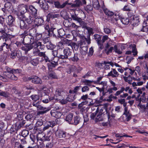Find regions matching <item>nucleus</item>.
I'll return each mask as SVG.
<instances>
[{
  "label": "nucleus",
  "instance_id": "nucleus-1",
  "mask_svg": "<svg viewBox=\"0 0 148 148\" xmlns=\"http://www.w3.org/2000/svg\"><path fill=\"white\" fill-rule=\"evenodd\" d=\"M42 35L40 34L36 33L33 36L29 35L28 39L29 40V44H26L21 47L22 49L25 51V52L29 51L33 48H36L39 47V48L42 47L41 42L38 40H39L42 38Z\"/></svg>",
  "mask_w": 148,
  "mask_h": 148
},
{
  "label": "nucleus",
  "instance_id": "nucleus-62",
  "mask_svg": "<svg viewBox=\"0 0 148 148\" xmlns=\"http://www.w3.org/2000/svg\"><path fill=\"white\" fill-rule=\"evenodd\" d=\"M93 82V81L92 80L91 81L86 79H85L84 81V82L85 83L86 85H90V84Z\"/></svg>",
  "mask_w": 148,
  "mask_h": 148
},
{
  "label": "nucleus",
  "instance_id": "nucleus-63",
  "mask_svg": "<svg viewBox=\"0 0 148 148\" xmlns=\"http://www.w3.org/2000/svg\"><path fill=\"white\" fill-rule=\"evenodd\" d=\"M93 53V49L92 47L90 48L89 52L88 53V55L89 56H91L92 55Z\"/></svg>",
  "mask_w": 148,
  "mask_h": 148
},
{
  "label": "nucleus",
  "instance_id": "nucleus-36",
  "mask_svg": "<svg viewBox=\"0 0 148 148\" xmlns=\"http://www.w3.org/2000/svg\"><path fill=\"white\" fill-rule=\"evenodd\" d=\"M80 118L78 116H76L74 117L73 123L72 124L77 125L79 123L80 121Z\"/></svg>",
  "mask_w": 148,
  "mask_h": 148
},
{
  "label": "nucleus",
  "instance_id": "nucleus-27",
  "mask_svg": "<svg viewBox=\"0 0 148 148\" xmlns=\"http://www.w3.org/2000/svg\"><path fill=\"white\" fill-rule=\"evenodd\" d=\"M88 48L87 46H82L80 49L81 54L83 55H85L87 53Z\"/></svg>",
  "mask_w": 148,
  "mask_h": 148
},
{
  "label": "nucleus",
  "instance_id": "nucleus-50",
  "mask_svg": "<svg viewBox=\"0 0 148 148\" xmlns=\"http://www.w3.org/2000/svg\"><path fill=\"white\" fill-rule=\"evenodd\" d=\"M78 58L76 55H75L74 57L70 58V60L73 62H76L78 60Z\"/></svg>",
  "mask_w": 148,
  "mask_h": 148
},
{
  "label": "nucleus",
  "instance_id": "nucleus-14",
  "mask_svg": "<svg viewBox=\"0 0 148 148\" xmlns=\"http://www.w3.org/2000/svg\"><path fill=\"white\" fill-rule=\"evenodd\" d=\"M123 114L126 117L125 120L127 121H129L131 119L132 115L130 113L129 111H128L127 107H125L124 108V112Z\"/></svg>",
  "mask_w": 148,
  "mask_h": 148
},
{
  "label": "nucleus",
  "instance_id": "nucleus-18",
  "mask_svg": "<svg viewBox=\"0 0 148 148\" xmlns=\"http://www.w3.org/2000/svg\"><path fill=\"white\" fill-rule=\"evenodd\" d=\"M56 135L57 137L60 138H64L66 136L65 133L61 130L57 131Z\"/></svg>",
  "mask_w": 148,
  "mask_h": 148
},
{
  "label": "nucleus",
  "instance_id": "nucleus-12",
  "mask_svg": "<svg viewBox=\"0 0 148 148\" xmlns=\"http://www.w3.org/2000/svg\"><path fill=\"white\" fill-rule=\"evenodd\" d=\"M49 91L47 88L44 87L40 91H38V94L39 95L40 97H41L43 96L47 95V93H48Z\"/></svg>",
  "mask_w": 148,
  "mask_h": 148
},
{
  "label": "nucleus",
  "instance_id": "nucleus-30",
  "mask_svg": "<svg viewBox=\"0 0 148 148\" xmlns=\"http://www.w3.org/2000/svg\"><path fill=\"white\" fill-rule=\"evenodd\" d=\"M81 5H82L81 1L79 0H76L74 1V3H72L71 7H79Z\"/></svg>",
  "mask_w": 148,
  "mask_h": 148
},
{
  "label": "nucleus",
  "instance_id": "nucleus-37",
  "mask_svg": "<svg viewBox=\"0 0 148 148\" xmlns=\"http://www.w3.org/2000/svg\"><path fill=\"white\" fill-rule=\"evenodd\" d=\"M71 16L72 19L74 20L77 21L78 22L80 23L82 21V19L81 18H78L77 17L76 15L75 14H72Z\"/></svg>",
  "mask_w": 148,
  "mask_h": 148
},
{
  "label": "nucleus",
  "instance_id": "nucleus-40",
  "mask_svg": "<svg viewBox=\"0 0 148 148\" xmlns=\"http://www.w3.org/2000/svg\"><path fill=\"white\" fill-rule=\"evenodd\" d=\"M40 97L39 95H32L31 96L32 99L34 101H36L38 100L39 99V97Z\"/></svg>",
  "mask_w": 148,
  "mask_h": 148
},
{
  "label": "nucleus",
  "instance_id": "nucleus-19",
  "mask_svg": "<svg viewBox=\"0 0 148 148\" xmlns=\"http://www.w3.org/2000/svg\"><path fill=\"white\" fill-rule=\"evenodd\" d=\"M51 114L52 116L58 119L60 118L62 115L61 112L56 111H51Z\"/></svg>",
  "mask_w": 148,
  "mask_h": 148
},
{
  "label": "nucleus",
  "instance_id": "nucleus-8",
  "mask_svg": "<svg viewBox=\"0 0 148 148\" xmlns=\"http://www.w3.org/2000/svg\"><path fill=\"white\" fill-rule=\"evenodd\" d=\"M45 30L47 31V33L46 34H47L46 35V36H49L50 33L51 32H53L54 29H55L54 28V25L50 23H48V24L46 23L45 25Z\"/></svg>",
  "mask_w": 148,
  "mask_h": 148
},
{
  "label": "nucleus",
  "instance_id": "nucleus-6",
  "mask_svg": "<svg viewBox=\"0 0 148 148\" xmlns=\"http://www.w3.org/2000/svg\"><path fill=\"white\" fill-rule=\"evenodd\" d=\"M124 69L125 71H127L130 75H132V79L134 80L137 81L141 80V78L138 76L136 72L135 71L134 69L126 67L124 68Z\"/></svg>",
  "mask_w": 148,
  "mask_h": 148
},
{
  "label": "nucleus",
  "instance_id": "nucleus-20",
  "mask_svg": "<svg viewBox=\"0 0 148 148\" xmlns=\"http://www.w3.org/2000/svg\"><path fill=\"white\" fill-rule=\"evenodd\" d=\"M29 8L31 11L30 13L34 17H35L37 16V11L36 9L32 5L29 6Z\"/></svg>",
  "mask_w": 148,
  "mask_h": 148
},
{
  "label": "nucleus",
  "instance_id": "nucleus-31",
  "mask_svg": "<svg viewBox=\"0 0 148 148\" xmlns=\"http://www.w3.org/2000/svg\"><path fill=\"white\" fill-rule=\"evenodd\" d=\"M21 21H20V28L23 29H26L27 27L26 24L24 22L25 20L23 19V18H20Z\"/></svg>",
  "mask_w": 148,
  "mask_h": 148
},
{
  "label": "nucleus",
  "instance_id": "nucleus-34",
  "mask_svg": "<svg viewBox=\"0 0 148 148\" xmlns=\"http://www.w3.org/2000/svg\"><path fill=\"white\" fill-rule=\"evenodd\" d=\"M137 82H134L132 84V86L134 88V89L136 88V86H141L143 85V82H141L140 81Z\"/></svg>",
  "mask_w": 148,
  "mask_h": 148
},
{
  "label": "nucleus",
  "instance_id": "nucleus-22",
  "mask_svg": "<svg viewBox=\"0 0 148 148\" xmlns=\"http://www.w3.org/2000/svg\"><path fill=\"white\" fill-rule=\"evenodd\" d=\"M37 109L38 110H42V111H41L40 112V114H42L46 113L47 112L49 111L50 110L49 108L44 107L40 105L38 106Z\"/></svg>",
  "mask_w": 148,
  "mask_h": 148
},
{
  "label": "nucleus",
  "instance_id": "nucleus-28",
  "mask_svg": "<svg viewBox=\"0 0 148 148\" xmlns=\"http://www.w3.org/2000/svg\"><path fill=\"white\" fill-rule=\"evenodd\" d=\"M115 136L117 138L116 139V140H119V142L122 140H121V139L123 137H132V136H128L126 134H124L122 135V134H115Z\"/></svg>",
  "mask_w": 148,
  "mask_h": 148
},
{
  "label": "nucleus",
  "instance_id": "nucleus-24",
  "mask_svg": "<svg viewBox=\"0 0 148 148\" xmlns=\"http://www.w3.org/2000/svg\"><path fill=\"white\" fill-rule=\"evenodd\" d=\"M73 114L70 113L69 114L66 118V120L68 122L69 124H72L73 123V121L72 120L73 117Z\"/></svg>",
  "mask_w": 148,
  "mask_h": 148
},
{
  "label": "nucleus",
  "instance_id": "nucleus-33",
  "mask_svg": "<svg viewBox=\"0 0 148 148\" xmlns=\"http://www.w3.org/2000/svg\"><path fill=\"white\" fill-rule=\"evenodd\" d=\"M33 53L35 55L39 56H42L43 57H45V55L44 53L40 52L38 49H37L36 51H34L33 52Z\"/></svg>",
  "mask_w": 148,
  "mask_h": 148
},
{
  "label": "nucleus",
  "instance_id": "nucleus-2",
  "mask_svg": "<svg viewBox=\"0 0 148 148\" xmlns=\"http://www.w3.org/2000/svg\"><path fill=\"white\" fill-rule=\"evenodd\" d=\"M65 94V93L64 92L58 90L56 91L54 97H49V100H51L53 99L59 100L62 104H65L68 101L72 102L75 99L74 97H73L70 95H69L68 97L66 99H64Z\"/></svg>",
  "mask_w": 148,
  "mask_h": 148
},
{
  "label": "nucleus",
  "instance_id": "nucleus-53",
  "mask_svg": "<svg viewBox=\"0 0 148 148\" xmlns=\"http://www.w3.org/2000/svg\"><path fill=\"white\" fill-rule=\"evenodd\" d=\"M98 113L95 112H92L90 115V117L91 119H94L95 117H96V115H97Z\"/></svg>",
  "mask_w": 148,
  "mask_h": 148
},
{
  "label": "nucleus",
  "instance_id": "nucleus-15",
  "mask_svg": "<svg viewBox=\"0 0 148 148\" xmlns=\"http://www.w3.org/2000/svg\"><path fill=\"white\" fill-rule=\"evenodd\" d=\"M87 103L86 101H84L79 104L78 105L79 108L81 109V111L83 112H84V113H86L87 111V108H86L85 106H84Z\"/></svg>",
  "mask_w": 148,
  "mask_h": 148
},
{
  "label": "nucleus",
  "instance_id": "nucleus-42",
  "mask_svg": "<svg viewBox=\"0 0 148 148\" xmlns=\"http://www.w3.org/2000/svg\"><path fill=\"white\" fill-rule=\"evenodd\" d=\"M54 4L55 7L58 8H63L62 5H60V3L59 1L55 2Z\"/></svg>",
  "mask_w": 148,
  "mask_h": 148
},
{
  "label": "nucleus",
  "instance_id": "nucleus-55",
  "mask_svg": "<svg viewBox=\"0 0 148 148\" xmlns=\"http://www.w3.org/2000/svg\"><path fill=\"white\" fill-rule=\"evenodd\" d=\"M134 58L132 57H127L126 58V60L127 61V63L128 64H129L133 60Z\"/></svg>",
  "mask_w": 148,
  "mask_h": 148
},
{
  "label": "nucleus",
  "instance_id": "nucleus-54",
  "mask_svg": "<svg viewBox=\"0 0 148 148\" xmlns=\"http://www.w3.org/2000/svg\"><path fill=\"white\" fill-rule=\"evenodd\" d=\"M89 90V88L87 86H84L83 87L82 89V92H86Z\"/></svg>",
  "mask_w": 148,
  "mask_h": 148
},
{
  "label": "nucleus",
  "instance_id": "nucleus-7",
  "mask_svg": "<svg viewBox=\"0 0 148 148\" xmlns=\"http://www.w3.org/2000/svg\"><path fill=\"white\" fill-rule=\"evenodd\" d=\"M51 134V131L48 132L47 136L45 137V135L44 134H38L37 139V140H50V138Z\"/></svg>",
  "mask_w": 148,
  "mask_h": 148
},
{
  "label": "nucleus",
  "instance_id": "nucleus-29",
  "mask_svg": "<svg viewBox=\"0 0 148 148\" xmlns=\"http://www.w3.org/2000/svg\"><path fill=\"white\" fill-rule=\"evenodd\" d=\"M92 5L93 7L96 9H98L100 7L99 3L98 0H93Z\"/></svg>",
  "mask_w": 148,
  "mask_h": 148
},
{
  "label": "nucleus",
  "instance_id": "nucleus-32",
  "mask_svg": "<svg viewBox=\"0 0 148 148\" xmlns=\"http://www.w3.org/2000/svg\"><path fill=\"white\" fill-rule=\"evenodd\" d=\"M101 112L98 113L95 119V122H97L103 121V119L101 116Z\"/></svg>",
  "mask_w": 148,
  "mask_h": 148
},
{
  "label": "nucleus",
  "instance_id": "nucleus-25",
  "mask_svg": "<svg viewBox=\"0 0 148 148\" xmlns=\"http://www.w3.org/2000/svg\"><path fill=\"white\" fill-rule=\"evenodd\" d=\"M128 48H130V49H131V48H132V52L133 53V55L134 56H135L137 55L138 52L136 50V46L134 44L131 45H130Z\"/></svg>",
  "mask_w": 148,
  "mask_h": 148
},
{
  "label": "nucleus",
  "instance_id": "nucleus-35",
  "mask_svg": "<svg viewBox=\"0 0 148 148\" xmlns=\"http://www.w3.org/2000/svg\"><path fill=\"white\" fill-rule=\"evenodd\" d=\"M120 21L124 25H127L129 23V20L127 18H120Z\"/></svg>",
  "mask_w": 148,
  "mask_h": 148
},
{
  "label": "nucleus",
  "instance_id": "nucleus-51",
  "mask_svg": "<svg viewBox=\"0 0 148 148\" xmlns=\"http://www.w3.org/2000/svg\"><path fill=\"white\" fill-rule=\"evenodd\" d=\"M130 5L128 4L127 5H125L123 8V10L124 11H129L131 10V9L130 8Z\"/></svg>",
  "mask_w": 148,
  "mask_h": 148
},
{
  "label": "nucleus",
  "instance_id": "nucleus-43",
  "mask_svg": "<svg viewBox=\"0 0 148 148\" xmlns=\"http://www.w3.org/2000/svg\"><path fill=\"white\" fill-rule=\"evenodd\" d=\"M37 144L38 146L40 147H42L45 146L43 142L45 140H37Z\"/></svg>",
  "mask_w": 148,
  "mask_h": 148
},
{
  "label": "nucleus",
  "instance_id": "nucleus-17",
  "mask_svg": "<svg viewBox=\"0 0 148 148\" xmlns=\"http://www.w3.org/2000/svg\"><path fill=\"white\" fill-rule=\"evenodd\" d=\"M119 74L117 71L114 69H112L111 71L108 74L109 76H111L112 77H116L118 76Z\"/></svg>",
  "mask_w": 148,
  "mask_h": 148
},
{
  "label": "nucleus",
  "instance_id": "nucleus-39",
  "mask_svg": "<svg viewBox=\"0 0 148 148\" xmlns=\"http://www.w3.org/2000/svg\"><path fill=\"white\" fill-rule=\"evenodd\" d=\"M113 50H114L116 53L118 54H121L122 53V51L118 48L117 45H114Z\"/></svg>",
  "mask_w": 148,
  "mask_h": 148
},
{
  "label": "nucleus",
  "instance_id": "nucleus-48",
  "mask_svg": "<svg viewBox=\"0 0 148 148\" xmlns=\"http://www.w3.org/2000/svg\"><path fill=\"white\" fill-rule=\"evenodd\" d=\"M38 62V61L37 59H33L31 61V63L34 66H36Z\"/></svg>",
  "mask_w": 148,
  "mask_h": 148
},
{
  "label": "nucleus",
  "instance_id": "nucleus-21",
  "mask_svg": "<svg viewBox=\"0 0 148 148\" xmlns=\"http://www.w3.org/2000/svg\"><path fill=\"white\" fill-rule=\"evenodd\" d=\"M32 82L36 84H41L42 83L41 79L37 76H33L32 78Z\"/></svg>",
  "mask_w": 148,
  "mask_h": 148
},
{
  "label": "nucleus",
  "instance_id": "nucleus-26",
  "mask_svg": "<svg viewBox=\"0 0 148 148\" xmlns=\"http://www.w3.org/2000/svg\"><path fill=\"white\" fill-rule=\"evenodd\" d=\"M15 19V18L12 16L11 15H9L8 17L7 21L8 24L9 25H11L13 24Z\"/></svg>",
  "mask_w": 148,
  "mask_h": 148
},
{
  "label": "nucleus",
  "instance_id": "nucleus-52",
  "mask_svg": "<svg viewBox=\"0 0 148 148\" xmlns=\"http://www.w3.org/2000/svg\"><path fill=\"white\" fill-rule=\"evenodd\" d=\"M48 125L43 128V130H45L49 128V127H53L54 126V125L53 124H51V122H49L47 123Z\"/></svg>",
  "mask_w": 148,
  "mask_h": 148
},
{
  "label": "nucleus",
  "instance_id": "nucleus-59",
  "mask_svg": "<svg viewBox=\"0 0 148 148\" xmlns=\"http://www.w3.org/2000/svg\"><path fill=\"white\" fill-rule=\"evenodd\" d=\"M56 63L54 64L52 62H51L50 63H49V65H48V69L49 70L50 69H52L53 67H55L56 66Z\"/></svg>",
  "mask_w": 148,
  "mask_h": 148
},
{
  "label": "nucleus",
  "instance_id": "nucleus-60",
  "mask_svg": "<svg viewBox=\"0 0 148 148\" xmlns=\"http://www.w3.org/2000/svg\"><path fill=\"white\" fill-rule=\"evenodd\" d=\"M98 84L101 85L103 86L102 87L104 88L106 86H107V82L106 81H102L99 83Z\"/></svg>",
  "mask_w": 148,
  "mask_h": 148
},
{
  "label": "nucleus",
  "instance_id": "nucleus-23",
  "mask_svg": "<svg viewBox=\"0 0 148 148\" xmlns=\"http://www.w3.org/2000/svg\"><path fill=\"white\" fill-rule=\"evenodd\" d=\"M34 17V16L32 17L31 16H29L28 18H27L24 16L22 17L23 18V19L28 24H31L32 23Z\"/></svg>",
  "mask_w": 148,
  "mask_h": 148
},
{
  "label": "nucleus",
  "instance_id": "nucleus-4",
  "mask_svg": "<svg viewBox=\"0 0 148 148\" xmlns=\"http://www.w3.org/2000/svg\"><path fill=\"white\" fill-rule=\"evenodd\" d=\"M108 40L109 41L107 43L105 47V50L107 55H108L112 52L113 47L112 46L114 45L115 44L114 42L112 41L108 36L106 35L103 36L101 41L103 43L106 40Z\"/></svg>",
  "mask_w": 148,
  "mask_h": 148
},
{
  "label": "nucleus",
  "instance_id": "nucleus-16",
  "mask_svg": "<svg viewBox=\"0 0 148 148\" xmlns=\"http://www.w3.org/2000/svg\"><path fill=\"white\" fill-rule=\"evenodd\" d=\"M139 18L136 16H134L132 17L131 22L134 26H136L138 25L139 23Z\"/></svg>",
  "mask_w": 148,
  "mask_h": 148
},
{
  "label": "nucleus",
  "instance_id": "nucleus-11",
  "mask_svg": "<svg viewBox=\"0 0 148 148\" xmlns=\"http://www.w3.org/2000/svg\"><path fill=\"white\" fill-rule=\"evenodd\" d=\"M38 3L43 10H46L48 9V5L45 0H39Z\"/></svg>",
  "mask_w": 148,
  "mask_h": 148
},
{
  "label": "nucleus",
  "instance_id": "nucleus-58",
  "mask_svg": "<svg viewBox=\"0 0 148 148\" xmlns=\"http://www.w3.org/2000/svg\"><path fill=\"white\" fill-rule=\"evenodd\" d=\"M69 1L66 0V1L64 3L62 4V6L63 8H64L66 5H71L72 3H69Z\"/></svg>",
  "mask_w": 148,
  "mask_h": 148
},
{
  "label": "nucleus",
  "instance_id": "nucleus-64",
  "mask_svg": "<svg viewBox=\"0 0 148 148\" xmlns=\"http://www.w3.org/2000/svg\"><path fill=\"white\" fill-rule=\"evenodd\" d=\"M104 64H110L112 67H113L114 65V63L112 62H109L107 61H104Z\"/></svg>",
  "mask_w": 148,
  "mask_h": 148
},
{
  "label": "nucleus",
  "instance_id": "nucleus-41",
  "mask_svg": "<svg viewBox=\"0 0 148 148\" xmlns=\"http://www.w3.org/2000/svg\"><path fill=\"white\" fill-rule=\"evenodd\" d=\"M94 38L97 42L98 44H99L101 40V37L100 35L98 34H95L94 36Z\"/></svg>",
  "mask_w": 148,
  "mask_h": 148
},
{
  "label": "nucleus",
  "instance_id": "nucleus-56",
  "mask_svg": "<svg viewBox=\"0 0 148 148\" xmlns=\"http://www.w3.org/2000/svg\"><path fill=\"white\" fill-rule=\"evenodd\" d=\"M99 108V107H93L91 108V109L92 111L95 110V112L98 113Z\"/></svg>",
  "mask_w": 148,
  "mask_h": 148
},
{
  "label": "nucleus",
  "instance_id": "nucleus-57",
  "mask_svg": "<svg viewBox=\"0 0 148 148\" xmlns=\"http://www.w3.org/2000/svg\"><path fill=\"white\" fill-rule=\"evenodd\" d=\"M104 32L106 34H108L111 32V31L110 29L107 28H105L103 29Z\"/></svg>",
  "mask_w": 148,
  "mask_h": 148
},
{
  "label": "nucleus",
  "instance_id": "nucleus-5",
  "mask_svg": "<svg viewBox=\"0 0 148 148\" xmlns=\"http://www.w3.org/2000/svg\"><path fill=\"white\" fill-rule=\"evenodd\" d=\"M27 5L22 4L19 5L17 8V15L18 18H21L23 16L28 9Z\"/></svg>",
  "mask_w": 148,
  "mask_h": 148
},
{
  "label": "nucleus",
  "instance_id": "nucleus-38",
  "mask_svg": "<svg viewBox=\"0 0 148 148\" xmlns=\"http://www.w3.org/2000/svg\"><path fill=\"white\" fill-rule=\"evenodd\" d=\"M103 11L105 14L108 16H111L114 15V13L111 11L108 10L107 9H104Z\"/></svg>",
  "mask_w": 148,
  "mask_h": 148
},
{
  "label": "nucleus",
  "instance_id": "nucleus-47",
  "mask_svg": "<svg viewBox=\"0 0 148 148\" xmlns=\"http://www.w3.org/2000/svg\"><path fill=\"white\" fill-rule=\"evenodd\" d=\"M148 25V20H144L143 23V31H145V29H146L145 27H146Z\"/></svg>",
  "mask_w": 148,
  "mask_h": 148
},
{
  "label": "nucleus",
  "instance_id": "nucleus-46",
  "mask_svg": "<svg viewBox=\"0 0 148 148\" xmlns=\"http://www.w3.org/2000/svg\"><path fill=\"white\" fill-rule=\"evenodd\" d=\"M21 134L23 137H25L27 136L28 135L29 132L26 130H24L22 131Z\"/></svg>",
  "mask_w": 148,
  "mask_h": 148
},
{
  "label": "nucleus",
  "instance_id": "nucleus-9",
  "mask_svg": "<svg viewBox=\"0 0 148 148\" xmlns=\"http://www.w3.org/2000/svg\"><path fill=\"white\" fill-rule=\"evenodd\" d=\"M71 51L72 49H70L69 47H66L64 50V55H60L59 58L62 59L67 58L68 56L71 55Z\"/></svg>",
  "mask_w": 148,
  "mask_h": 148
},
{
  "label": "nucleus",
  "instance_id": "nucleus-44",
  "mask_svg": "<svg viewBox=\"0 0 148 148\" xmlns=\"http://www.w3.org/2000/svg\"><path fill=\"white\" fill-rule=\"evenodd\" d=\"M118 101L119 103L121 104H123L124 107H127V103L125 102V100L124 99H120L118 100Z\"/></svg>",
  "mask_w": 148,
  "mask_h": 148
},
{
  "label": "nucleus",
  "instance_id": "nucleus-45",
  "mask_svg": "<svg viewBox=\"0 0 148 148\" xmlns=\"http://www.w3.org/2000/svg\"><path fill=\"white\" fill-rule=\"evenodd\" d=\"M124 90V87H121L120 90H118L114 94L115 95V96H118Z\"/></svg>",
  "mask_w": 148,
  "mask_h": 148
},
{
  "label": "nucleus",
  "instance_id": "nucleus-10",
  "mask_svg": "<svg viewBox=\"0 0 148 148\" xmlns=\"http://www.w3.org/2000/svg\"><path fill=\"white\" fill-rule=\"evenodd\" d=\"M142 80L140 81L143 82V84L148 80V68L147 67L145 68V71L142 73Z\"/></svg>",
  "mask_w": 148,
  "mask_h": 148
},
{
  "label": "nucleus",
  "instance_id": "nucleus-3",
  "mask_svg": "<svg viewBox=\"0 0 148 148\" xmlns=\"http://www.w3.org/2000/svg\"><path fill=\"white\" fill-rule=\"evenodd\" d=\"M7 72L3 73L4 76L0 75V79L4 82H6L8 81V79H12L16 80L17 77L15 76L14 73H19L21 70L18 69H12L10 68L7 69Z\"/></svg>",
  "mask_w": 148,
  "mask_h": 148
},
{
  "label": "nucleus",
  "instance_id": "nucleus-61",
  "mask_svg": "<svg viewBox=\"0 0 148 148\" xmlns=\"http://www.w3.org/2000/svg\"><path fill=\"white\" fill-rule=\"evenodd\" d=\"M135 71H136L138 73L139 75L140 74V69L139 66H137L135 68Z\"/></svg>",
  "mask_w": 148,
  "mask_h": 148
},
{
  "label": "nucleus",
  "instance_id": "nucleus-49",
  "mask_svg": "<svg viewBox=\"0 0 148 148\" xmlns=\"http://www.w3.org/2000/svg\"><path fill=\"white\" fill-rule=\"evenodd\" d=\"M4 7L6 10L10 11L9 9L11 7V4L10 3H7L5 4Z\"/></svg>",
  "mask_w": 148,
  "mask_h": 148
},
{
  "label": "nucleus",
  "instance_id": "nucleus-13",
  "mask_svg": "<svg viewBox=\"0 0 148 148\" xmlns=\"http://www.w3.org/2000/svg\"><path fill=\"white\" fill-rule=\"evenodd\" d=\"M34 23L35 25L38 26L44 24V21L42 17H38L35 19Z\"/></svg>",
  "mask_w": 148,
  "mask_h": 148
}]
</instances>
